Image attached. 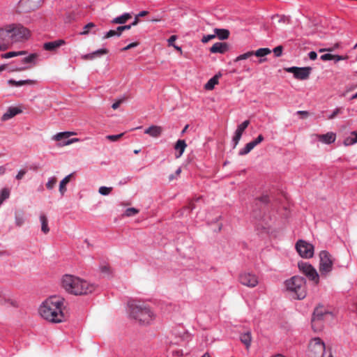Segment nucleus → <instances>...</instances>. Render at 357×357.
<instances>
[{"instance_id":"f257e3e1","label":"nucleus","mask_w":357,"mask_h":357,"mask_svg":"<svg viewBox=\"0 0 357 357\" xmlns=\"http://www.w3.org/2000/svg\"><path fill=\"white\" fill-rule=\"evenodd\" d=\"M63 305L64 299L63 298L53 296L43 302L38 311L40 316L45 320L52 323H61L66 319Z\"/></svg>"},{"instance_id":"f03ea898","label":"nucleus","mask_w":357,"mask_h":357,"mask_svg":"<svg viewBox=\"0 0 357 357\" xmlns=\"http://www.w3.org/2000/svg\"><path fill=\"white\" fill-rule=\"evenodd\" d=\"M30 32L28 29L20 24H11L0 29V50H5L10 43L22 42L29 38Z\"/></svg>"},{"instance_id":"7ed1b4c3","label":"nucleus","mask_w":357,"mask_h":357,"mask_svg":"<svg viewBox=\"0 0 357 357\" xmlns=\"http://www.w3.org/2000/svg\"><path fill=\"white\" fill-rule=\"evenodd\" d=\"M61 286L67 292L74 295L87 294L95 289L93 284L70 274H66L62 277Z\"/></svg>"},{"instance_id":"20e7f679","label":"nucleus","mask_w":357,"mask_h":357,"mask_svg":"<svg viewBox=\"0 0 357 357\" xmlns=\"http://www.w3.org/2000/svg\"><path fill=\"white\" fill-rule=\"evenodd\" d=\"M128 311L130 317L140 324H149L155 317L154 313L146 304L133 299L128 301Z\"/></svg>"},{"instance_id":"39448f33","label":"nucleus","mask_w":357,"mask_h":357,"mask_svg":"<svg viewBox=\"0 0 357 357\" xmlns=\"http://www.w3.org/2000/svg\"><path fill=\"white\" fill-rule=\"evenodd\" d=\"M286 290L291 294L294 299L303 300L307 296V285L305 278L294 275L284 281Z\"/></svg>"},{"instance_id":"423d86ee","label":"nucleus","mask_w":357,"mask_h":357,"mask_svg":"<svg viewBox=\"0 0 357 357\" xmlns=\"http://www.w3.org/2000/svg\"><path fill=\"white\" fill-rule=\"evenodd\" d=\"M333 260L327 250H321L319 253V270L321 276L326 275L333 270Z\"/></svg>"},{"instance_id":"0eeeda50","label":"nucleus","mask_w":357,"mask_h":357,"mask_svg":"<svg viewBox=\"0 0 357 357\" xmlns=\"http://www.w3.org/2000/svg\"><path fill=\"white\" fill-rule=\"evenodd\" d=\"M325 343L319 337L312 338L308 346V357H324Z\"/></svg>"},{"instance_id":"6e6552de","label":"nucleus","mask_w":357,"mask_h":357,"mask_svg":"<svg viewBox=\"0 0 357 357\" xmlns=\"http://www.w3.org/2000/svg\"><path fill=\"white\" fill-rule=\"evenodd\" d=\"M298 268L308 279L313 281L315 284H318L319 282V275L317 270L307 262H299Z\"/></svg>"},{"instance_id":"1a4fd4ad","label":"nucleus","mask_w":357,"mask_h":357,"mask_svg":"<svg viewBox=\"0 0 357 357\" xmlns=\"http://www.w3.org/2000/svg\"><path fill=\"white\" fill-rule=\"evenodd\" d=\"M44 0H20L16 10L18 13H29L38 9Z\"/></svg>"},{"instance_id":"9d476101","label":"nucleus","mask_w":357,"mask_h":357,"mask_svg":"<svg viewBox=\"0 0 357 357\" xmlns=\"http://www.w3.org/2000/svg\"><path fill=\"white\" fill-rule=\"evenodd\" d=\"M295 248L299 255L303 258L310 259L314 255L313 245L304 240H298Z\"/></svg>"},{"instance_id":"9b49d317","label":"nucleus","mask_w":357,"mask_h":357,"mask_svg":"<svg viewBox=\"0 0 357 357\" xmlns=\"http://www.w3.org/2000/svg\"><path fill=\"white\" fill-rule=\"evenodd\" d=\"M286 72L292 73L295 79L305 80L308 79L312 71L311 67L292 66L285 68Z\"/></svg>"},{"instance_id":"f8f14e48","label":"nucleus","mask_w":357,"mask_h":357,"mask_svg":"<svg viewBox=\"0 0 357 357\" xmlns=\"http://www.w3.org/2000/svg\"><path fill=\"white\" fill-rule=\"evenodd\" d=\"M239 281L241 284L251 288L256 287L259 283L257 276L253 273L248 272H244L240 274Z\"/></svg>"},{"instance_id":"ddd939ff","label":"nucleus","mask_w":357,"mask_h":357,"mask_svg":"<svg viewBox=\"0 0 357 357\" xmlns=\"http://www.w3.org/2000/svg\"><path fill=\"white\" fill-rule=\"evenodd\" d=\"M66 44V41L63 39H59L53 41L45 43L43 48L46 51H54L56 48Z\"/></svg>"},{"instance_id":"4468645a","label":"nucleus","mask_w":357,"mask_h":357,"mask_svg":"<svg viewBox=\"0 0 357 357\" xmlns=\"http://www.w3.org/2000/svg\"><path fill=\"white\" fill-rule=\"evenodd\" d=\"M163 132V129L162 127L158 126L152 125L149 128L144 130V134L149 135V136L158 138L159 137Z\"/></svg>"},{"instance_id":"2eb2a0df","label":"nucleus","mask_w":357,"mask_h":357,"mask_svg":"<svg viewBox=\"0 0 357 357\" xmlns=\"http://www.w3.org/2000/svg\"><path fill=\"white\" fill-rule=\"evenodd\" d=\"M229 50V45L226 43L218 42L214 43L210 48L211 53L224 54Z\"/></svg>"},{"instance_id":"dca6fc26","label":"nucleus","mask_w":357,"mask_h":357,"mask_svg":"<svg viewBox=\"0 0 357 357\" xmlns=\"http://www.w3.org/2000/svg\"><path fill=\"white\" fill-rule=\"evenodd\" d=\"M317 137L319 142L326 144H331L335 141L336 135L335 133L329 132L324 135H317Z\"/></svg>"},{"instance_id":"f3484780","label":"nucleus","mask_w":357,"mask_h":357,"mask_svg":"<svg viewBox=\"0 0 357 357\" xmlns=\"http://www.w3.org/2000/svg\"><path fill=\"white\" fill-rule=\"evenodd\" d=\"M328 312L322 307H317L314 309L312 318V327L316 321H321L324 319V316Z\"/></svg>"},{"instance_id":"a211bd4d","label":"nucleus","mask_w":357,"mask_h":357,"mask_svg":"<svg viewBox=\"0 0 357 357\" xmlns=\"http://www.w3.org/2000/svg\"><path fill=\"white\" fill-rule=\"evenodd\" d=\"M21 112H22V110L20 108L16 107H10L7 109L6 112H5L2 115L1 120L3 121H7Z\"/></svg>"},{"instance_id":"6ab92c4d","label":"nucleus","mask_w":357,"mask_h":357,"mask_svg":"<svg viewBox=\"0 0 357 357\" xmlns=\"http://www.w3.org/2000/svg\"><path fill=\"white\" fill-rule=\"evenodd\" d=\"M187 146V144L184 139H178L174 145V149L178 152L176 155V158H180L185 151Z\"/></svg>"},{"instance_id":"aec40b11","label":"nucleus","mask_w":357,"mask_h":357,"mask_svg":"<svg viewBox=\"0 0 357 357\" xmlns=\"http://www.w3.org/2000/svg\"><path fill=\"white\" fill-rule=\"evenodd\" d=\"M35 83H36L35 80L30 79H22V80H19V81H16L13 79H10L8 80V84L9 85L17 86V87L22 86L25 84H34Z\"/></svg>"},{"instance_id":"412c9836","label":"nucleus","mask_w":357,"mask_h":357,"mask_svg":"<svg viewBox=\"0 0 357 357\" xmlns=\"http://www.w3.org/2000/svg\"><path fill=\"white\" fill-rule=\"evenodd\" d=\"M26 221L25 215L23 211L15 212V223L17 227H22Z\"/></svg>"},{"instance_id":"4be33fe9","label":"nucleus","mask_w":357,"mask_h":357,"mask_svg":"<svg viewBox=\"0 0 357 357\" xmlns=\"http://www.w3.org/2000/svg\"><path fill=\"white\" fill-rule=\"evenodd\" d=\"M222 77V74L218 73L211 77L205 84L204 88L206 90H212L215 86L218 83V79Z\"/></svg>"},{"instance_id":"5701e85b","label":"nucleus","mask_w":357,"mask_h":357,"mask_svg":"<svg viewBox=\"0 0 357 357\" xmlns=\"http://www.w3.org/2000/svg\"><path fill=\"white\" fill-rule=\"evenodd\" d=\"M74 134L75 133L73 132H68V131L58 132L57 134L54 135L53 139L60 142V145H61V143L63 141H66L67 139H68L69 137Z\"/></svg>"},{"instance_id":"b1692460","label":"nucleus","mask_w":357,"mask_h":357,"mask_svg":"<svg viewBox=\"0 0 357 357\" xmlns=\"http://www.w3.org/2000/svg\"><path fill=\"white\" fill-rule=\"evenodd\" d=\"M240 340L245 346L246 349H249L252 342L251 333L250 331H247L241 334Z\"/></svg>"},{"instance_id":"393cba45","label":"nucleus","mask_w":357,"mask_h":357,"mask_svg":"<svg viewBox=\"0 0 357 357\" xmlns=\"http://www.w3.org/2000/svg\"><path fill=\"white\" fill-rule=\"evenodd\" d=\"M215 37H218L220 40H226L229 36V31L226 29H214Z\"/></svg>"},{"instance_id":"a878e982","label":"nucleus","mask_w":357,"mask_h":357,"mask_svg":"<svg viewBox=\"0 0 357 357\" xmlns=\"http://www.w3.org/2000/svg\"><path fill=\"white\" fill-rule=\"evenodd\" d=\"M130 18H131L130 13H125L122 14L121 15L118 16V17L114 18L112 20V23L123 24L126 23V21L128 20H129Z\"/></svg>"},{"instance_id":"bb28decb","label":"nucleus","mask_w":357,"mask_h":357,"mask_svg":"<svg viewBox=\"0 0 357 357\" xmlns=\"http://www.w3.org/2000/svg\"><path fill=\"white\" fill-rule=\"evenodd\" d=\"M357 143V131L351 132V136L346 137L344 140L345 146H351Z\"/></svg>"},{"instance_id":"cd10ccee","label":"nucleus","mask_w":357,"mask_h":357,"mask_svg":"<svg viewBox=\"0 0 357 357\" xmlns=\"http://www.w3.org/2000/svg\"><path fill=\"white\" fill-rule=\"evenodd\" d=\"M72 176V174L67 175L64 177L59 183V192L61 196H63L67 189L66 188V185L70 181V178Z\"/></svg>"},{"instance_id":"c85d7f7f","label":"nucleus","mask_w":357,"mask_h":357,"mask_svg":"<svg viewBox=\"0 0 357 357\" xmlns=\"http://www.w3.org/2000/svg\"><path fill=\"white\" fill-rule=\"evenodd\" d=\"M40 221L41 223V230L44 234H47L50 231L48 227V221L46 216L44 214L40 215Z\"/></svg>"},{"instance_id":"c756f323","label":"nucleus","mask_w":357,"mask_h":357,"mask_svg":"<svg viewBox=\"0 0 357 357\" xmlns=\"http://www.w3.org/2000/svg\"><path fill=\"white\" fill-rule=\"evenodd\" d=\"M38 57V55L35 53L29 54V55H26V56L23 57L22 59L21 62L23 64H28V63H36V60Z\"/></svg>"},{"instance_id":"7c9ffc66","label":"nucleus","mask_w":357,"mask_h":357,"mask_svg":"<svg viewBox=\"0 0 357 357\" xmlns=\"http://www.w3.org/2000/svg\"><path fill=\"white\" fill-rule=\"evenodd\" d=\"M254 148H255L254 146L252 145V144L250 142L246 144V145L243 149L239 150L238 155H240V156L245 155L248 153H249Z\"/></svg>"},{"instance_id":"2f4dec72","label":"nucleus","mask_w":357,"mask_h":357,"mask_svg":"<svg viewBox=\"0 0 357 357\" xmlns=\"http://www.w3.org/2000/svg\"><path fill=\"white\" fill-rule=\"evenodd\" d=\"M10 195V190L4 188L0 190V203H3L4 201L8 199Z\"/></svg>"},{"instance_id":"473e14b6","label":"nucleus","mask_w":357,"mask_h":357,"mask_svg":"<svg viewBox=\"0 0 357 357\" xmlns=\"http://www.w3.org/2000/svg\"><path fill=\"white\" fill-rule=\"evenodd\" d=\"M271 51L269 48L262 47L258 49L254 54L257 57H264L269 54H271Z\"/></svg>"},{"instance_id":"72a5a7b5","label":"nucleus","mask_w":357,"mask_h":357,"mask_svg":"<svg viewBox=\"0 0 357 357\" xmlns=\"http://www.w3.org/2000/svg\"><path fill=\"white\" fill-rule=\"evenodd\" d=\"M26 52L24 51H19V52H9L1 55V57L3 59H10L14 56L24 55Z\"/></svg>"},{"instance_id":"f704fd0d","label":"nucleus","mask_w":357,"mask_h":357,"mask_svg":"<svg viewBox=\"0 0 357 357\" xmlns=\"http://www.w3.org/2000/svg\"><path fill=\"white\" fill-rule=\"evenodd\" d=\"M100 271L105 277L109 278L112 275L109 266L106 264H103L100 266Z\"/></svg>"},{"instance_id":"c9c22d12","label":"nucleus","mask_w":357,"mask_h":357,"mask_svg":"<svg viewBox=\"0 0 357 357\" xmlns=\"http://www.w3.org/2000/svg\"><path fill=\"white\" fill-rule=\"evenodd\" d=\"M250 124V121L249 120H245L244 121H243L241 124H239L238 126H237V128L235 131L238 132H240L241 134L243 133L244 130L248 128V126H249Z\"/></svg>"},{"instance_id":"e433bc0d","label":"nucleus","mask_w":357,"mask_h":357,"mask_svg":"<svg viewBox=\"0 0 357 357\" xmlns=\"http://www.w3.org/2000/svg\"><path fill=\"white\" fill-rule=\"evenodd\" d=\"M242 135L243 134L235 131L234 135L231 140V142L233 144V148H235L237 146V144H238V142L242 137Z\"/></svg>"},{"instance_id":"4c0bfd02","label":"nucleus","mask_w":357,"mask_h":357,"mask_svg":"<svg viewBox=\"0 0 357 357\" xmlns=\"http://www.w3.org/2000/svg\"><path fill=\"white\" fill-rule=\"evenodd\" d=\"M138 213H139L138 209H137L136 208H134V207H131V208H128L125 211L124 215L127 217H130V216L137 214Z\"/></svg>"},{"instance_id":"58836bf2","label":"nucleus","mask_w":357,"mask_h":357,"mask_svg":"<svg viewBox=\"0 0 357 357\" xmlns=\"http://www.w3.org/2000/svg\"><path fill=\"white\" fill-rule=\"evenodd\" d=\"M112 190L111 187L101 186L99 188L98 192L102 195H108Z\"/></svg>"},{"instance_id":"ea45409f","label":"nucleus","mask_w":357,"mask_h":357,"mask_svg":"<svg viewBox=\"0 0 357 357\" xmlns=\"http://www.w3.org/2000/svg\"><path fill=\"white\" fill-rule=\"evenodd\" d=\"M113 36H116V37H119V33L117 31V29L116 30H109V31H107L104 36H103V38L104 39H106V38H111V37H113Z\"/></svg>"},{"instance_id":"a19ab883","label":"nucleus","mask_w":357,"mask_h":357,"mask_svg":"<svg viewBox=\"0 0 357 357\" xmlns=\"http://www.w3.org/2000/svg\"><path fill=\"white\" fill-rule=\"evenodd\" d=\"M108 52V50L105 48H100V49H98L94 52H93V54L94 56V57H100L104 54H107Z\"/></svg>"},{"instance_id":"79ce46f5","label":"nucleus","mask_w":357,"mask_h":357,"mask_svg":"<svg viewBox=\"0 0 357 357\" xmlns=\"http://www.w3.org/2000/svg\"><path fill=\"white\" fill-rule=\"evenodd\" d=\"M56 183V179L55 177H50L48 179L47 183H46V187L48 190H52L54 188V185Z\"/></svg>"},{"instance_id":"37998d69","label":"nucleus","mask_w":357,"mask_h":357,"mask_svg":"<svg viewBox=\"0 0 357 357\" xmlns=\"http://www.w3.org/2000/svg\"><path fill=\"white\" fill-rule=\"evenodd\" d=\"M95 27V24L93 22L86 24L83 29V31L80 33L81 35H87L89 32V29Z\"/></svg>"},{"instance_id":"c03bdc74","label":"nucleus","mask_w":357,"mask_h":357,"mask_svg":"<svg viewBox=\"0 0 357 357\" xmlns=\"http://www.w3.org/2000/svg\"><path fill=\"white\" fill-rule=\"evenodd\" d=\"M252 55H254L253 52H248L246 53H244V54H240L239 56H238L236 58V61H241V60L247 59Z\"/></svg>"},{"instance_id":"a18cd8bd","label":"nucleus","mask_w":357,"mask_h":357,"mask_svg":"<svg viewBox=\"0 0 357 357\" xmlns=\"http://www.w3.org/2000/svg\"><path fill=\"white\" fill-rule=\"evenodd\" d=\"M123 135H124V133H120L118 135H107L106 138L112 142H116L119 139H120Z\"/></svg>"},{"instance_id":"49530a36","label":"nucleus","mask_w":357,"mask_h":357,"mask_svg":"<svg viewBox=\"0 0 357 357\" xmlns=\"http://www.w3.org/2000/svg\"><path fill=\"white\" fill-rule=\"evenodd\" d=\"M264 139V137L262 135H259L256 139H255L253 141L251 142L254 147H255L257 145L260 144L261 142H263Z\"/></svg>"},{"instance_id":"de8ad7c7","label":"nucleus","mask_w":357,"mask_h":357,"mask_svg":"<svg viewBox=\"0 0 357 357\" xmlns=\"http://www.w3.org/2000/svg\"><path fill=\"white\" fill-rule=\"evenodd\" d=\"M283 47L282 45H278L273 49V52L276 57H279L282 55Z\"/></svg>"},{"instance_id":"09e8293b","label":"nucleus","mask_w":357,"mask_h":357,"mask_svg":"<svg viewBox=\"0 0 357 357\" xmlns=\"http://www.w3.org/2000/svg\"><path fill=\"white\" fill-rule=\"evenodd\" d=\"M215 38V34H208V35H205L202 37V42L204 43H208V41H210L211 40Z\"/></svg>"},{"instance_id":"8fccbe9b","label":"nucleus","mask_w":357,"mask_h":357,"mask_svg":"<svg viewBox=\"0 0 357 357\" xmlns=\"http://www.w3.org/2000/svg\"><path fill=\"white\" fill-rule=\"evenodd\" d=\"M79 141H80V139L79 138L69 139H67L66 141H63L61 143V146H67V145H69V144H71L73 143H75V142H79Z\"/></svg>"},{"instance_id":"3c124183","label":"nucleus","mask_w":357,"mask_h":357,"mask_svg":"<svg viewBox=\"0 0 357 357\" xmlns=\"http://www.w3.org/2000/svg\"><path fill=\"white\" fill-rule=\"evenodd\" d=\"M130 28H131V25L128 24V25L119 26L116 28V29L119 33V36H121L122 31H126V30H129Z\"/></svg>"},{"instance_id":"603ef678","label":"nucleus","mask_w":357,"mask_h":357,"mask_svg":"<svg viewBox=\"0 0 357 357\" xmlns=\"http://www.w3.org/2000/svg\"><path fill=\"white\" fill-rule=\"evenodd\" d=\"M333 54H330V53H326V54H322L320 57V59L322 61H331V60H333Z\"/></svg>"},{"instance_id":"864d4df0","label":"nucleus","mask_w":357,"mask_h":357,"mask_svg":"<svg viewBox=\"0 0 357 357\" xmlns=\"http://www.w3.org/2000/svg\"><path fill=\"white\" fill-rule=\"evenodd\" d=\"M340 112V108H335L333 112L328 116V119H334Z\"/></svg>"},{"instance_id":"5fc2aeb1","label":"nucleus","mask_w":357,"mask_h":357,"mask_svg":"<svg viewBox=\"0 0 357 357\" xmlns=\"http://www.w3.org/2000/svg\"><path fill=\"white\" fill-rule=\"evenodd\" d=\"M347 59V56H342V55H338V54H333V60L337 63L340 61H342V60H345Z\"/></svg>"},{"instance_id":"6e6d98bb","label":"nucleus","mask_w":357,"mask_h":357,"mask_svg":"<svg viewBox=\"0 0 357 357\" xmlns=\"http://www.w3.org/2000/svg\"><path fill=\"white\" fill-rule=\"evenodd\" d=\"M138 45V43L137 42H134V43H131L130 44H128L127 46L124 47L123 48H122V51H127L132 47H135Z\"/></svg>"},{"instance_id":"4d7b16f0","label":"nucleus","mask_w":357,"mask_h":357,"mask_svg":"<svg viewBox=\"0 0 357 357\" xmlns=\"http://www.w3.org/2000/svg\"><path fill=\"white\" fill-rule=\"evenodd\" d=\"M258 200L265 204H267L269 202V197L268 195H263L260 197Z\"/></svg>"},{"instance_id":"13d9d810","label":"nucleus","mask_w":357,"mask_h":357,"mask_svg":"<svg viewBox=\"0 0 357 357\" xmlns=\"http://www.w3.org/2000/svg\"><path fill=\"white\" fill-rule=\"evenodd\" d=\"M26 171L24 169H21L18 172L17 175L15 176V178L17 180H20L23 178V176L26 174Z\"/></svg>"},{"instance_id":"bf43d9fd","label":"nucleus","mask_w":357,"mask_h":357,"mask_svg":"<svg viewBox=\"0 0 357 357\" xmlns=\"http://www.w3.org/2000/svg\"><path fill=\"white\" fill-rule=\"evenodd\" d=\"M82 59L84 60H93L95 59L93 52L82 55Z\"/></svg>"},{"instance_id":"052dcab7","label":"nucleus","mask_w":357,"mask_h":357,"mask_svg":"<svg viewBox=\"0 0 357 357\" xmlns=\"http://www.w3.org/2000/svg\"><path fill=\"white\" fill-rule=\"evenodd\" d=\"M171 352L173 356H182L183 355V351L182 349L172 350Z\"/></svg>"},{"instance_id":"680f3d73","label":"nucleus","mask_w":357,"mask_h":357,"mask_svg":"<svg viewBox=\"0 0 357 357\" xmlns=\"http://www.w3.org/2000/svg\"><path fill=\"white\" fill-rule=\"evenodd\" d=\"M176 38H177V36L176 35L171 36L167 40L169 46L174 45V43L176 40Z\"/></svg>"},{"instance_id":"e2e57ef3","label":"nucleus","mask_w":357,"mask_h":357,"mask_svg":"<svg viewBox=\"0 0 357 357\" xmlns=\"http://www.w3.org/2000/svg\"><path fill=\"white\" fill-rule=\"evenodd\" d=\"M308 56L310 60H315L317 57V53L314 51H311L308 53Z\"/></svg>"},{"instance_id":"0e129e2a","label":"nucleus","mask_w":357,"mask_h":357,"mask_svg":"<svg viewBox=\"0 0 357 357\" xmlns=\"http://www.w3.org/2000/svg\"><path fill=\"white\" fill-rule=\"evenodd\" d=\"M131 179V177L130 176H128V177H126V178H122L119 182V185H125Z\"/></svg>"},{"instance_id":"69168bd1","label":"nucleus","mask_w":357,"mask_h":357,"mask_svg":"<svg viewBox=\"0 0 357 357\" xmlns=\"http://www.w3.org/2000/svg\"><path fill=\"white\" fill-rule=\"evenodd\" d=\"M297 114L302 115L303 118L307 117L308 116V112L307 111L299 110L297 112Z\"/></svg>"},{"instance_id":"338daca9","label":"nucleus","mask_w":357,"mask_h":357,"mask_svg":"<svg viewBox=\"0 0 357 357\" xmlns=\"http://www.w3.org/2000/svg\"><path fill=\"white\" fill-rule=\"evenodd\" d=\"M138 22H139V17H138V16H135L133 22L130 25H131V27H132L133 26L137 25L138 24Z\"/></svg>"},{"instance_id":"774afa93","label":"nucleus","mask_w":357,"mask_h":357,"mask_svg":"<svg viewBox=\"0 0 357 357\" xmlns=\"http://www.w3.org/2000/svg\"><path fill=\"white\" fill-rule=\"evenodd\" d=\"M147 14H148V11L142 10V11H140L136 16H138V17H144V16L146 15Z\"/></svg>"}]
</instances>
